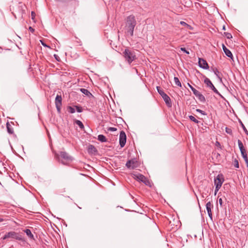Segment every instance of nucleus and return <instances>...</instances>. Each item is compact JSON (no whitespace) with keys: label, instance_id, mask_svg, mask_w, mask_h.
Instances as JSON below:
<instances>
[{"label":"nucleus","instance_id":"nucleus-1","mask_svg":"<svg viewBox=\"0 0 248 248\" xmlns=\"http://www.w3.org/2000/svg\"><path fill=\"white\" fill-rule=\"evenodd\" d=\"M137 24L135 17L133 15H130L127 17L126 21V26L128 32L132 36L134 33V30Z\"/></svg>","mask_w":248,"mask_h":248},{"label":"nucleus","instance_id":"nucleus-2","mask_svg":"<svg viewBox=\"0 0 248 248\" xmlns=\"http://www.w3.org/2000/svg\"><path fill=\"white\" fill-rule=\"evenodd\" d=\"M123 56L129 64H131L136 59L135 51L128 48H126L124 51Z\"/></svg>","mask_w":248,"mask_h":248},{"label":"nucleus","instance_id":"nucleus-3","mask_svg":"<svg viewBox=\"0 0 248 248\" xmlns=\"http://www.w3.org/2000/svg\"><path fill=\"white\" fill-rule=\"evenodd\" d=\"M156 89L158 93L162 96L167 106L169 107H171L172 106V103L170 97L166 93H165L163 90L161 89L159 87H156Z\"/></svg>","mask_w":248,"mask_h":248},{"label":"nucleus","instance_id":"nucleus-4","mask_svg":"<svg viewBox=\"0 0 248 248\" xmlns=\"http://www.w3.org/2000/svg\"><path fill=\"white\" fill-rule=\"evenodd\" d=\"M133 177L138 181L141 182L146 185H148L149 182L148 180L142 174L137 172H134L132 174Z\"/></svg>","mask_w":248,"mask_h":248},{"label":"nucleus","instance_id":"nucleus-5","mask_svg":"<svg viewBox=\"0 0 248 248\" xmlns=\"http://www.w3.org/2000/svg\"><path fill=\"white\" fill-rule=\"evenodd\" d=\"M204 82L206 85L207 87L210 88L215 93L220 96H221V94L215 87L211 80L208 78H205L204 80Z\"/></svg>","mask_w":248,"mask_h":248},{"label":"nucleus","instance_id":"nucleus-6","mask_svg":"<svg viewBox=\"0 0 248 248\" xmlns=\"http://www.w3.org/2000/svg\"><path fill=\"white\" fill-rule=\"evenodd\" d=\"M14 238L16 240H20V238L19 237L18 234L15 232H10L6 233L1 238L3 240L8 239V238Z\"/></svg>","mask_w":248,"mask_h":248},{"label":"nucleus","instance_id":"nucleus-7","mask_svg":"<svg viewBox=\"0 0 248 248\" xmlns=\"http://www.w3.org/2000/svg\"><path fill=\"white\" fill-rule=\"evenodd\" d=\"M62 98L61 95L57 94L55 100L56 107L58 112H61V106L62 105Z\"/></svg>","mask_w":248,"mask_h":248},{"label":"nucleus","instance_id":"nucleus-8","mask_svg":"<svg viewBox=\"0 0 248 248\" xmlns=\"http://www.w3.org/2000/svg\"><path fill=\"white\" fill-rule=\"evenodd\" d=\"M126 136L124 131H121L120 133L119 143L121 147H123L126 143Z\"/></svg>","mask_w":248,"mask_h":248},{"label":"nucleus","instance_id":"nucleus-9","mask_svg":"<svg viewBox=\"0 0 248 248\" xmlns=\"http://www.w3.org/2000/svg\"><path fill=\"white\" fill-rule=\"evenodd\" d=\"M126 166L130 169H134L138 167L137 161L134 159L128 160L126 163Z\"/></svg>","mask_w":248,"mask_h":248},{"label":"nucleus","instance_id":"nucleus-10","mask_svg":"<svg viewBox=\"0 0 248 248\" xmlns=\"http://www.w3.org/2000/svg\"><path fill=\"white\" fill-rule=\"evenodd\" d=\"M198 63L199 66L203 69H208L209 68L207 62L203 59L199 58Z\"/></svg>","mask_w":248,"mask_h":248},{"label":"nucleus","instance_id":"nucleus-11","mask_svg":"<svg viewBox=\"0 0 248 248\" xmlns=\"http://www.w3.org/2000/svg\"><path fill=\"white\" fill-rule=\"evenodd\" d=\"M223 181V179L220 178V176L218 175L217 177L214 179V184L216 185V187H217V188H220Z\"/></svg>","mask_w":248,"mask_h":248},{"label":"nucleus","instance_id":"nucleus-12","mask_svg":"<svg viewBox=\"0 0 248 248\" xmlns=\"http://www.w3.org/2000/svg\"><path fill=\"white\" fill-rule=\"evenodd\" d=\"M238 144L242 157H244V156L247 155V154L246 150L244 148L243 144L240 140H238Z\"/></svg>","mask_w":248,"mask_h":248},{"label":"nucleus","instance_id":"nucleus-13","mask_svg":"<svg viewBox=\"0 0 248 248\" xmlns=\"http://www.w3.org/2000/svg\"><path fill=\"white\" fill-rule=\"evenodd\" d=\"M213 207V205L211 203V202H208L206 204V209L208 214L209 217L211 219L212 218V214L211 211V208Z\"/></svg>","mask_w":248,"mask_h":248},{"label":"nucleus","instance_id":"nucleus-14","mask_svg":"<svg viewBox=\"0 0 248 248\" xmlns=\"http://www.w3.org/2000/svg\"><path fill=\"white\" fill-rule=\"evenodd\" d=\"M60 155L62 158L67 161H70L72 160V157L69 155L65 152H61Z\"/></svg>","mask_w":248,"mask_h":248},{"label":"nucleus","instance_id":"nucleus-15","mask_svg":"<svg viewBox=\"0 0 248 248\" xmlns=\"http://www.w3.org/2000/svg\"><path fill=\"white\" fill-rule=\"evenodd\" d=\"M222 48H223V50L224 53H225V54L227 56H228V57L231 58H232L233 56H232V52H231V51L229 49H228L225 46L224 44L222 45Z\"/></svg>","mask_w":248,"mask_h":248},{"label":"nucleus","instance_id":"nucleus-16","mask_svg":"<svg viewBox=\"0 0 248 248\" xmlns=\"http://www.w3.org/2000/svg\"><path fill=\"white\" fill-rule=\"evenodd\" d=\"M7 132L10 134H14V130L13 126L9 122L6 123Z\"/></svg>","mask_w":248,"mask_h":248},{"label":"nucleus","instance_id":"nucleus-17","mask_svg":"<svg viewBox=\"0 0 248 248\" xmlns=\"http://www.w3.org/2000/svg\"><path fill=\"white\" fill-rule=\"evenodd\" d=\"M212 71L214 72V73L216 75L217 77L220 80H222V78L220 76V73L218 70V69L216 67H212Z\"/></svg>","mask_w":248,"mask_h":248},{"label":"nucleus","instance_id":"nucleus-18","mask_svg":"<svg viewBox=\"0 0 248 248\" xmlns=\"http://www.w3.org/2000/svg\"><path fill=\"white\" fill-rule=\"evenodd\" d=\"M88 152L89 153L93 154L97 152V150L93 145H89L88 148Z\"/></svg>","mask_w":248,"mask_h":248},{"label":"nucleus","instance_id":"nucleus-19","mask_svg":"<svg viewBox=\"0 0 248 248\" xmlns=\"http://www.w3.org/2000/svg\"><path fill=\"white\" fill-rule=\"evenodd\" d=\"M24 231L30 238L34 239L33 235L32 234L30 229H27L25 230Z\"/></svg>","mask_w":248,"mask_h":248},{"label":"nucleus","instance_id":"nucleus-20","mask_svg":"<svg viewBox=\"0 0 248 248\" xmlns=\"http://www.w3.org/2000/svg\"><path fill=\"white\" fill-rule=\"evenodd\" d=\"M80 91L82 93L87 96H90V95H92L91 93L86 89L81 88L80 89Z\"/></svg>","mask_w":248,"mask_h":248},{"label":"nucleus","instance_id":"nucleus-21","mask_svg":"<svg viewBox=\"0 0 248 248\" xmlns=\"http://www.w3.org/2000/svg\"><path fill=\"white\" fill-rule=\"evenodd\" d=\"M97 140L102 142L107 141L106 138L103 135H99L98 136Z\"/></svg>","mask_w":248,"mask_h":248},{"label":"nucleus","instance_id":"nucleus-22","mask_svg":"<svg viewBox=\"0 0 248 248\" xmlns=\"http://www.w3.org/2000/svg\"><path fill=\"white\" fill-rule=\"evenodd\" d=\"M180 24L181 25L185 26L187 29H189V30L192 29V28L190 25H188V24H187L184 21H180Z\"/></svg>","mask_w":248,"mask_h":248},{"label":"nucleus","instance_id":"nucleus-23","mask_svg":"<svg viewBox=\"0 0 248 248\" xmlns=\"http://www.w3.org/2000/svg\"><path fill=\"white\" fill-rule=\"evenodd\" d=\"M196 97L202 102H204L205 101V97L201 93H199Z\"/></svg>","mask_w":248,"mask_h":248},{"label":"nucleus","instance_id":"nucleus-24","mask_svg":"<svg viewBox=\"0 0 248 248\" xmlns=\"http://www.w3.org/2000/svg\"><path fill=\"white\" fill-rule=\"evenodd\" d=\"M75 124H76L81 129L84 128V125L82 123L78 120H76L75 122Z\"/></svg>","mask_w":248,"mask_h":248},{"label":"nucleus","instance_id":"nucleus-25","mask_svg":"<svg viewBox=\"0 0 248 248\" xmlns=\"http://www.w3.org/2000/svg\"><path fill=\"white\" fill-rule=\"evenodd\" d=\"M174 81L176 85L181 87L182 86L181 83L177 77L174 78Z\"/></svg>","mask_w":248,"mask_h":248},{"label":"nucleus","instance_id":"nucleus-26","mask_svg":"<svg viewBox=\"0 0 248 248\" xmlns=\"http://www.w3.org/2000/svg\"><path fill=\"white\" fill-rule=\"evenodd\" d=\"M239 123H240L242 128H243V130L244 131L245 133L247 135H248V131L247 130V128H246L244 124H243V123L242 122V121L241 120H239Z\"/></svg>","mask_w":248,"mask_h":248},{"label":"nucleus","instance_id":"nucleus-27","mask_svg":"<svg viewBox=\"0 0 248 248\" xmlns=\"http://www.w3.org/2000/svg\"><path fill=\"white\" fill-rule=\"evenodd\" d=\"M189 118L191 121L196 124H198L200 122V121L197 120L194 116L192 115L189 116Z\"/></svg>","mask_w":248,"mask_h":248},{"label":"nucleus","instance_id":"nucleus-28","mask_svg":"<svg viewBox=\"0 0 248 248\" xmlns=\"http://www.w3.org/2000/svg\"><path fill=\"white\" fill-rule=\"evenodd\" d=\"M67 109H68V112L70 113H74L75 112V109L74 108H73L72 107L68 106L67 107Z\"/></svg>","mask_w":248,"mask_h":248},{"label":"nucleus","instance_id":"nucleus-29","mask_svg":"<svg viewBox=\"0 0 248 248\" xmlns=\"http://www.w3.org/2000/svg\"><path fill=\"white\" fill-rule=\"evenodd\" d=\"M233 165L236 168H238L239 167V162L238 160L236 158L234 159L233 161Z\"/></svg>","mask_w":248,"mask_h":248},{"label":"nucleus","instance_id":"nucleus-30","mask_svg":"<svg viewBox=\"0 0 248 248\" xmlns=\"http://www.w3.org/2000/svg\"><path fill=\"white\" fill-rule=\"evenodd\" d=\"M75 107L76 108L77 112H78L79 113L81 112L83 110L82 108L81 107H79L78 106H75Z\"/></svg>","mask_w":248,"mask_h":248},{"label":"nucleus","instance_id":"nucleus-31","mask_svg":"<svg viewBox=\"0 0 248 248\" xmlns=\"http://www.w3.org/2000/svg\"><path fill=\"white\" fill-rule=\"evenodd\" d=\"M243 158H244V159L245 160V162L247 167H248V157L247 155L244 156V157H243Z\"/></svg>","mask_w":248,"mask_h":248},{"label":"nucleus","instance_id":"nucleus-32","mask_svg":"<svg viewBox=\"0 0 248 248\" xmlns=\"http://www.w3.org/2000/svg\"><path fill=\"white\" fill-rule=\"evenodd\" d=\"M196 111L201 113L202 115H206L207 114L205 111L200 109H197Z\"/></svg>","mask_w":248,"mask_h":248},{"label":"nucleus","instance_id":"nucleus-33","mask_svg":"<svg viewBox=\"0 0 248 248\" xmlns=\"http://www.w3.org/2000/svg\"><path fill=\"white\" fill-rule=\"evenodd\" d=\"M108 131H111V132H114V131H115L117 130V128H115V127H108V129H107Z\"/></svg>","mask_w":248,"mask_h":248},{"label":"nucleus","instance_id":"nucleus-34","mask_svg":"<svg viewBox=\"0 0 248 248\" xmlns=\"http://www.w3.org/2000/svg\"><path fill=\"white\" fill-rule=\"evenodd\" d=\"M192 92L196 96H197L199 94V93H200L198 91H197L195 89L193 90Z\"/></svg>","mask_w":248,"mask_h":248},{"label":"nucleus","instance_id":"nucleus-35","mask_svg":"<svg viewBox=\"0 0 248 248\" xmlns=\"http://www.w3.org/2000/svg\"><path fill=\"white\" fill-rule=\"evenodd\" d=\"M225 36H226V37L228 39H230V38H232V35L230 33L226 32V33H225Z\"/></svg>","mask_w":248,"mask_h":248},{"label":"nucleus","instance_id":"nucleus-36","mask_svg":"<svg viewBox=\"0 0 248 248\" xmlns=\"http://www.w3.org/2000/svg\"><path fill=\"white\" fill-rule=\"evenodd\" d=\"M226 132L229 134H231L232 133V131L231 129L228 127L226 128Z\"/></svg>","mask_w":248,"mask_h":248},{"label":"nucleus","instance_id":"nucleus-37","mask_svg":"<svg viewBox=\"0 0 248 248\" xmlns=\"http://www.w3.org/2000/svg\"><path fill=\"white\" fill-rule=\"evenodd\" d=\"M181 50L185 52L186 54H189V52L187 50H186V49L184 47H181Z\"/></svg>","mask_w":248,"mask_h":248},{"label":"nucleus","instance_id":"nucleus-38","mask_svg":"<svg viewBox=\"0 0 248 248\" xmlns=\"http://www.w3.org/2000/svg\"><path fill=\"white\" fill-rule=\"evenodd\" d=\"M187 85L188 86V87L190 88V89L192 90V91H193V90H194L195 88L192 86L189 83H187Z\"/></svg>","mask_w":248,"mask_h":248},{"label":"nucleus","instance_id":"nucleus-39","mask_svg":"<svg viewBox=\"0 0 248 248\" xmlns=\"http://www.w3.org/2000/svg\"><path fill=\"white\" fill-rule=\"evenodd\" d=\"M41 41V42L42 45L44 46H45V47H49L47 45H46L44 42H43L42 41Z\"/></svg>","mask_w":248,"mask_h":248},{"label":"nucleus","instance_id":"nucleus-40","mask_svg":"<svg viewBox=\"0 0 248 248\" xmlns=\"http://www.w3.org/2000/svg\"><path fill=\"white\" fill-rule=\"evenodd\" d=\"M220 188H217V187H216L215 190V195H216L217 194V191L219 190V189Z\"/></svg>","mask_w":248,"mask_h":248},{"label":"nucleus","instance_id":"nucleus-41","mask_svg":"<svg viewBox=\"0 0 248 248\" xmlns=\"http://www.w3.org/2000/svg\"><path fill=\"white\" fill-rule=\"evenodd\" d=\"M219 204L221 206H222V203H223V201H222V200L221 198L219 199Z\"/></svg>","mask_w":248,"mask_h":248},{"label":"nucleus","instance_id":"nucleus-42","mask_svg":"<svg viewBox=\"0 0 248 248\" xmlns=\"http://www.w3.org/2000/svg\"><path fill=\"white\" fill-rule=\"evenodd\" d=\"M32 19H33L35 16V13L34 12H31Z\"/></svg>","mask_w":248,"mask_h":248},{"label":"nucleus","instance_id":"nucleus-43","mask_svg":"<svg viewBox=\"0 0 248 248\" xmlns=\"http://www.w3.org/2000/svg\"><path fill=\"white\" fill-rule=\"evenodd\" d=\"M29 29L32 32H33L34 31V30L31 27H30Z\"/></svg>","mask_w":248,"mask_h":248},{"label":"nucleus","instance_id":"nucleus-44","mask_svg":"<svg viewBox=\"0 0 248 248\" xmlns=\"http://www.w3.org/2000/svg\"><path fill=\"white\" fill-rule=\"evenodd\" d=\"M216 145L217 146H220V144L219 142H218V141L216 142Z\"/></svg>","mask_w":248,"mask_h":248},{"label":"nucleus","instance_id":"nucleus-45","mask_svg":"<svg viewBox=\"0 0 248 248\" xmlns=\"http://www.w3.org/2000/svg\"><path fill=\"white\" fill-rule=\"evenodd\" d=\"M4 220L3 218H0V222L3 221Z\"/></svg>","mask_w":248,"mask_h":248},{"label":"nucleus","instance_id":"nucleus-46","mask_svg":"<svg viewBox=\"0 0 248 248\" xmlns=\"http://www.w3.org/2000/svg\"><path fill=\"white\" fill-rule=\"evenodd\" d=\"M55 57H57L56 55H54Z\"/></svg>","mask_w":248,"mask_h":248}]
</instances>
